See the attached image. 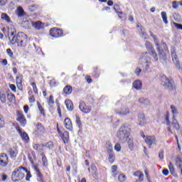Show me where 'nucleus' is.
Returning <instances> with one entry per match:
<instances>
[{
    "instance_id": "nucleus-23",
    "label": "nucleus",
    "mask_w": 182,
    "mask_h": 182,
    "mask_svg": "<svg viewBox=\"0 0 182 182\" xmlns=\"http://www.w3.org/2000/svg\"><path fill=\"white\" fill-rule=\"evenodd\" d=\"M41 156H42V163H43V168H46L48 166V158H46V156H45V154L42 153L41 154Z\"/></svg>"
},
{
    "instance_id": "nucleus-6",
    "label": "nucleus",
    "mask_w": 182,
    "mask_h": 182,
    "mask_svg": "<svg viewBox=\"0 0 182 182\" xmlns=\"http://www.w3.org/2000/svg\"><path fill=\"white\" fill-rule=\"evenodd\" d=\"M28 41V36L26 34L19 32L17 33V45L18 46H26V42Z\"/></svg>"
},
{
    "instance_id": "nucleus-22",
    "label": "nucleus",
    "mask_w": 182,
    "mask_h": 182,
    "mask_svg": "<svg viewBox=\"0 0 182 182\" xmlns=\"http://www.w3.org/2000/svg\"><path fill=\"white\" fill-rule=\"evenodd\" d=\"M176 166L181 168V173L182 174V156H178L176 159Z\"/></svg>"
},
{
    "instance_id": "nucleus-18",
    "label": "nucleus",
    "mask_w": 182,
    "mask_h": 182,
    "mask_svg": "<svg viewBox=\"0 0 182 182\" xmlns=\"http://www.w3.org/2000/svg\"><path fill=\"white\" fill-rule=\"evenodd\" d=\"M8 153L11 159H16L18 149L16 148H11L8 151Z\"/></svg>"
},
{
    "instance_id": "nucleus-25",
    "label": "nucleus",
    "mask_w": 182,
    "mask_h": 182,
    "mask_svg": "<svg viewBox=\"0 0 182 182\" xmlns=\"http://www.w3.org/2000/svg\"><path fill=\"white\" fill-rule=\"evenodd\" d=\"M133 86H134V89H136V90H140V89H141L143 85L141 84V81H140V80H137L134 82Z\"/></svg>"
},
{
    "instance_id": "nucleus-12",
    "label": "nucleus",
    "mask_w": 182,
    "mask_h": 182,
    "mask_svg": "<svg viewBox=\"0 0 182 182\" xmlns=\"http://www.w3.org/2000/svg\"><path fill=\"white\" fill-rule=\"evenodd\" d=\"M79 108L80 110L82 112V113L87 114L92 112V107L86 105V103H85V102L83 101H81L80 102Z\"/></svg>"
},
{
    "instance_id": "nucleus-32",
    "label": "nucleus",
    "mask_w": 182,
    "mask_h": 182,
    "mask_svg": "<svg viewBox=\"0 0 182 182\" xmlns=\"http://www.w3.org/2000/svg\"><path fill=\"white\" fill-rule=\"evenodd\" d=\"M73 90V88H72V86L67 85L64 87L63 92L65 93V95H70Z\"/></svg>"
},
{
    "instance_id": "nucleus-27",
    "label": "nucleus",
    "mask_w": 182,
    "mask_h": 182,
    "mask_svg": "<svg viewBox=\"0 0 182 182\" xmlns=\"http://www.w3.org/2000/svg\"><path fill=\"white\" fill-rule=\"evenodd\" d=\"M26 15V13L23 10V9L21 6H19L17 8V16L18 18H21L22 16H25Z\"/></svg>"
},
{
    "instance_id": "nucleus-61",
    "label": "nucleus",
    "mask_w": 182,
    "mask_h": 182,
    "mask_svg": "<svg viewBox=\"0 0 182 182\" xmlns=\"http://www.w3.org/2000/svg\"><path fill=\"white\" fill-rule=\"evenodd\" d=\"M141 72V69L137 68L136 70H135V74L136 75V76H139L140 75Z\"/></svg>"
},
{
    "instance_id": "nucleus-21",
    "label": "nucleus",
    "mask_w": 182,
    "mask_h": 182,
    "mask_svg": "<svg viewBox=\"0 0 182 182\" xmlns=\"http://www.w3.org/2000/svg\"><path fill=\"white\" fill-rule=\"evenodd\" d=\"M36 132L38 134H43L45 132V127L41 123H38L36 125Z\"/></svg>"
},
{
    "instance_id": "nucleus-56",
    "label": "nucleus",
    "mask_w": 182,
    "mask_h": 182,
    "mask_svg": "<svg viewBox=\"0 0 182 182\" xmlns=\"http://www.w3.org/2000/svg\"><path fill=\"white\" fill-rule=\"evenodd\" d=\"M173 25H174L175 28H176V29H182V25L181 24H178L176 22H173Z\"/></svg>"
},
{
    "instance_id": "nucleus-54",
    "label": "nucleus",
    "mask_w": 182,
    "mask_h": 182,
    "mask_svg": "<svg viewBox=\"0 0 182 182\" xmlns=\"http://www.w3.org/2000/svg\"><path fill=\"white\" fill-rule=\"evenodd\" d=\"M114 150H116V151H122V146L120 145L119 143H117L115 146H114Z\"/></svg>"
},
{
    "instance_id": "nucleus-5",
    "label": "nucleus",
    "mask_w": 182,
    "mask_h": 182,
    "mask_svg": "<svg viewBox=\"0 0 182 182\" xmlns=\"http://www.w3.org/2000/svg\"><path fill=\"white\" fill-rule=\"evenodd\" d=\"M171 55L176 68H178V70H182V68L180 66V61L178 60V58L177 57V53L176 52V47H174L173 46H171Z\"/></svg>"
},
{
    "instance_id": "nucleus-42",
    "label": "nucleus",
    "mask_w": 182,
    "mask_h": 182,
    "mask_svg": "<svg viewBox=\"0 0 182 182\" xmlns=\"http://www.w3.org/2000/svg\"><path fill=\"white\" fill-rule=\"evenodd\" d=\"M172 126L174 129H176V130H178L180 129V125L178 124V123H177L176 118H173Z\"/></svg>"
},
{
    "instance_id": "nucleus-9",
    "label": "nucleus",
    "mask_w": 182,
    "mask_h": 182,
    "mask_svg": "<svg viewBox=\"0 0 182 182\" xmlns=\"http://www.w3.org/2000/svg\"><path fill=\"white\" fill-rule=\"evenodd\" d=\"M144 140L145 143L148 144L149 149H151V146H153V144H157V139L154 135L146 136Z\"/></svg>"
},
{
    "instance_id": "nucleus-28",
    "label": "nucleus",
    "mask_w": 182,
    "mask_h": 182,
    "mask_svg": "<svg viewBox=\"0 0 182 182\" xmlns=\"http://www.w3.org/2000/svg\"><path fill=\"white\" fill-rule=\"evenodd\" d=\"M125 141L128 143V147L131 150V151H133L134 149V144H133V139L132 138H128Z\"/></svg>"
},
{
    "instance_id": "nucleus-36",
    "label": "nucleus",
    "mask_w": 182,
    "mask_h": 182,
    "mask_svg": "<svg viewBox=\"0 0 182 182\" xmlns=\"http://www.w3.org/2000/svg\"><path fill=\"white\" fill-rule=\"evenodd\" d=\"M180 5L181 6H182V1H174L172 3L173 9H178V6H180Z\"/></svg>"
},
{
    "instance_id": "nucleus-38",
    "label": "nucleus",
    "mask_w": 182,
    "mask_h": 182,
    "mask_svg": "<svg viewBox=\"0 0 182 182\" xmlns=\"http://www.w3.org/2000/svg\"><path fill=\"white\" fill-rule=\"evenodd\" d=\"M161 15L164 23L166 24L168 23V21L167 20V13H166L165 11H162L161 13Z\"/></svg>"
},
{
    "instance_id": "nucleus-10",
    "label": "nucleus",
    "mask_w": 182,
    "mask_h": 182,
    "mask_svg": "<svg viewBox=\"0 0 182 182\" xmlns=\"http://www.w3.org/2000/svg\"><path fill=\"white\" fill-rule=\"evenodd\" d=\"M115 113L119 116H127V114L130 113V109H129V107L126 105H122L121 110L116 109Z\"/></svg>"
},
{
    "instance_id": "nucleus-40",
    "label": "nucleus",
    "mask_w": 182,
    "mask_h": 182,
    "mask_svg": "<svg viewBox=\"0 0 182 182\" xmlns=\"http://www.w3.org/2000/svg\"><path fill=\"white\" fill-rule=\"evenodd\" d=\"M149 54L151 55V56H152L154 60H159V56H157V53H156L155 50H152L151 51H150Z\"/></svg>"
},
{
    "instance_id": "nucleus-4",
    "label": "nucleus",
    "mask_w": 182,
    "mask_h": 182,
    "mask_svg": "<svg viewBox=\"0 0 182 182\" xmlns=\"http://www.w3.org/2000/svg\"><path fill=\"white\" fill-rule=\"evenodd\" d=\"M162 85L167 90H174L176 89V86H174V81L171 79H168L167 76L164 75L161 77Z\"/></svg>"
},
{
    "instance_id": "nucleus-1",
    "label": "nucleus",
    "mask_w": 182,
    "mask_h": 182,
    "mask_svg": "<svg viewBox=\"0 0 182 182\" xmlns=\"http://www.w3.org/2000/svg\"><path fill=\"white\" fill-rule=\"evenodd\" d=\"M130 136V128L127 124H123L117 132V137L121 143H126Z\"/></svg>"
},
{
    "instance_id": "nucleus-37",
    "label": "nucleus",
    "mask_w": 182,
    "mask_h": 182,
    "mask_svg": "<svg viewBox=\"0 0 182 182\" xmlns=\"http://www.w3.org/2000/svg\"><path fill=\"white\" fill-rule=\"evenodd\" d=\"M26 173V181H31V178H32V174L31 173V171L28 170V168H26V171H24Z\"/></svg>"
},
{
    "instance_id": "nucleus-13",
    "label": "nucleus",
    "mask_w": 182,
    "mask_h": 182,
    "mask_svg": "<svg viewBox=\"0 0 182 182\" xmlns=\"http://www.w3.org/2000/svg\"><path fill=\"white\" fill-rule=\"evenodd\" d=\"M9 163V159L6 154H0V166L1 167H6Z\"/></svg>"
},
{
    "instance_id": "nucleus-47",
    "label": "nucleus",
    "mask_w": 182,
    "mask_h": 182,
    "mask_svg": "<svg viewBox=\"0 0 182 182\" xmlns=\"http://www.w3.org/2000/svg\"><path fill=\"white\" fill-rule=\"evenodd\" d=\"M37 105L38 107V110L41 112V114H45V109H43V107L39 102H37Z\"/></svg>"
},
{
    "instance_id": "nucleus-62",
    "label": "nucleus",
    "mask_w": 182,
    "mask_h": 182,
    "mask_svg": "<svg viewBox=\"0 0 182 182\" xmlns=\"http://www.w3.org/2000/svg\"><path fill=\"white\" fill-rule=\"evenodd\" d=\"M85 79L87 80V83H92V78H90V75H86Z\"/></svg>"
},
{
    "instance_id": "nucleus-55",
    "label": "nucleus",
    "mask_w": 182,
    "mask_h": 182,
    "mask_svg": "<svg viewBox=\"0 0 182 182\" xmlns=\"http://www.w3.org/2000/svg\"><path fill=\"white\" fill-rule=\"evenodd\" d=\"M31 86L33 87V90L34 93H38V87H36V83L33 82L31 84Z\"/></svg>"
},
{
    "instance_id": "nucleus-41",
    "label": "nucleus",
    "mask_w": 182,
    "mask_h": 182,
    "mask_svg": "<svg viewBox=\"0 0 182 182\" xmlns=\"http://www.w3.org/2000/svg\"><path fill=\"white\" fill-rule=\"evenodd\" d=\"M116 171H117V165H113L111 167V172L113 174V177H116L117 176V173H116Z\"/></svg>"
},
{
    "instance_id": "nucleus-50",
    "label": "nucleus",
    "mask_w": 182,
    "mask_h": 182,
    "mask_svg": "<svg viewBox=\"0 0 182 182\" xmlns=\"http://www.w3.org/2000/svg\"><path fill=\"white\" fill-rule=\"evenodd\" d=\"M44 147H47L50 150L53 149V142L48 141L47 144H44Z\"/></svg>"
},
{
    "instance_id": "nucleus-57",
    "label": "nucleus",
    "mask_w": 182,
    "mask_h": 182,
    "mask_svg": "<svg viewBox=\"0 0 182 182\" xmlns=\"http://www.w3.org/2000/svg\"><path fill=\"white\" fill-rule=\"evenodd\" d=\"M6 53L9 55V56L12 57L14 55V53H12V50L11 48H8L6 50Z\"/></svg>"
},
{
    "instance_id": "nucleus-26",
    "label": "nucleus",
    "mask_w": 182,
    "mask_h": 182,
    "mask_svg": "<svg viewBox=\"0 0 182 182\" xmlns=\"http://www.w3.org/2000/svg\"><path fill=\"white\" fill-rule=\"evenodd\" d=\"M65 106L69 112H72L73 110V102H72L70 100H65Z\"/></svg>"
},
{
    "instance_id": "nucleus-7",
    "label": "nucleus",
    "mask_w": 182,
    "mask_h": 182,
    "mask_svg": "<svg viewBox=\"0 0 182 182\" xmlns=\"http://www.w3.org/2000/svg\"><path fill=\"white\" fill-rule=\"evenodd\" d=\"M9 39L11 45L18 43V34H16V29L15 28H9Z\"/></svg>"
},
{
    "instance_id": "nucleus-64",
    "label": "nucleus",
    "mask_w": 182,
    "mask_h": 182,
    "mask_svg": "<svg viewBox=\"0 0 182 182\" xmlns=\"http://www.w3.org/2000/svg\"><path fill=\"white\" fill-rule=\"evenodd\" d=\"M162 173H163L164 176H168V169H164L162 171Z\"/></svg>"
},
{
    "instance_id": "nucleus-15",
    "label": "nucleus",
    "mask_w": 182,
    "mask_h": 182,
    "mask_svg": "<svg viewBox=\"0 0 182 182\" xmlns=\"http://www.w3.org/2000/svg\"><path fill=\"white\" fill-rule=\"evenodd\" d=\"M33 168L38 177V181L40 182H43V175H42V173H41L39 168H38V165H33Z\"/></svg>"
},
{
    "instance_id": "nucleus-48",
    "label": "nucleus",
    "mask_w": 182,
    "mask_h": 182,
    "mask_svg": "<svg viewBox=\"0 0 182 182\" xmlns=\"http://www.w3.org/2000/svg\"><path fill=\"white\" fill-rule=\"evenodd\" d=\"M76 117V124H77V126H78V127L80 129V127H82V122H80V117H79V116L76 115L75 116Z\"/></svg>"
},
{
    "instance_id": "nucleus-16",
    "label": "nucleus",
    "mask_w": 182,
    "mask_h": 182,
    "mask_svg": "<svg viewBox=\"0 0 182 182\" xmlns=\"http://www.w3.org/2000/svg\"><path fill=\"white\" fill-rule=\"evenodd\" d=\"M138 123L139 126H144L146 124V117L144 113L141 112L138 114Z\"/></svg>"
},
{
    "instance_id": "nucleus-29",
    "label": "nucleus",
    "mask_w": 182,
    "mask_h": 182,
    "mask_svg": "<svg viewBox=\"0 0 182 182\" xmlns=\"http://www.w3.org/2000/svg\"><path fill=\"white\" fill-rule=\"evenodd\" d=\"M109 154L108 156V160L109 161V163L113 164L114 163V160L116 159V156L114 155V152L111 151V152H107Z\"/></svg>"
},
{
    "instance_id": "nucleus-30",
    "label": "nucleus",
    "mask_w": 182,
    "mask_h": 182,
    "mask_svg": "<svg viewBox=\"0 0 182 182\" xmlns=\"http://www.w3.org/2000/svg\"><path fill=\"white\" fill-rule=\"evenodd\" d=\"M62 139L63 140L65 144L69 141V132H64L61 136Z\"/></svg>"
},
{
    "instance_id": "nucleus-11",
    "label": "nucleus",
    "mask_w": 182,
    "mask_h": 182,
    "mask_svg": "<svg viewBox=\"0 0 182 182\" xmlns=\"http://www.w3.org/2000/svg\"><path fill=\"white\" fill-rule=\"evenodd\" d=\"M50 35L53 38H60L63 35V31L60 28H53L50 30Z\"/></svg>"
},
{
    "instance_id": "nucleus-31",
    "label": "nucleus",
    "mask_w": 182,
    "mask_h": 182,
    "mask_svg": "<svg viewBox=\"0 0 182 182\" xmlns=\"http://www.w3.org/2000/svg\"><path fill=\"white\" fill-rule=\"evenodd\" d=\"M139 102L141 105H144V106H150V100L149 99L140 98Z\"/></svg>"
},
{
    "instance_id": "nucleus-63",
    "label": "nucleus",
    "mask_w": 182,
    "mask_h": 182,
    "mask_svg": "<svg viewBox=\"0 0 182 182\" xmlns=\"http://www.w3.org/2000/svg\"><path fill=\"white\" fill-rule=\"evenodd\" d=\"M7 178H8V175H5V174L1 175V181H6Z\"/></svg>"
},
{
    "instance_id": "nucleus-8",
    "label": "nucleus",
    "mask_w": 182,
    "mask_h": 182,
    "mask_svg": "<svg viewBox=\"0 0 182 182\" xmlns=\"http://www.w3.org/2000/svg\"><path fill=\"white\" fill-rule=\"evenodd\" d=\"M161 45L163 46V48L165 51H164L163 49L160 48V44L158 43V46H156L157 51L159 52V55L163 60H166L167 59L166 52H168V48H167V44L165 43H162Z\"/></svg>"
},
{
    "instance_id": "nucleus-2",
    "label": "nucleus",
    "mask_w": 182,
    "mask_h": 182,
    "mask_svg": "<svg viewBox=\"0 0 182 182\" xmlns=\"http://www.w3.org/2000/svg\"><path fill=\"white\" fill-rule=\"evenodd\" d=\"M25 171H26V168L23 166H20L12 172L11 180L14 182L21 181L25 178Z\"/></svg>"
},
{
    "instance_id": "nucleus-34",
    "label": "nucleus",
    "mask_w": 182,
    "mask_h": 182,
    "mask_svg": "<svg viewBox=\"0 0 182 182\" xmlns=\"http://www.w3.org/2000/svg\"><path fill=\"white\" fill-rule=\"evenodd\" d=\"M145 46H146L147 50H148L149 53L151 52L152 50H154V48H153V46L151 45V42L146 41V43H145Z\"/></svg>"
},
{
    "instance_id": "nucleus-44",
    "label": "nucleus",
    "mask_w": 182,
    "mask_h": 182,
    "mask_svg": "<svg viewBox=\"0 0 182 182\" xmlns=\"http://www.w3.org/2000/svg\"><path fill=\"white\" fill-rule=\"evenodd\" d=\"M126 178H127V177L126 175H124V174H120V175H119V176H118V180H119V181H120V182H124V181H126Z\"/></svg>"
},
{
    "instance_id": "nucleus-39",
    "label": "nucleus",
    "mask_w": 182,
    "mask_h": 182,
    "mask_svg": "<svg viewBox=\"0 0 182 182\" xmlns=\"http://www.w3.org/2000/svg\"><path fill=\"white\" fill-rule=\"evenodd\" d=\"M171 112L173 114V119H176V114H178V110L177 109V108L174 105H171Z\"/></svg>"
},
{
    "instance_id": "nucleus-3",
    "label": "nucleus",
    "mask_w": 182,
    "mask_h": 182,
    "mask_svg": "<svg viewBox=\"0 0 182 182\" xmlns=\"http://www.w3.org/2000/svg\"><path fill=\"white\" fill-rule=\"evenodd\" d=\"M139 63L145 70H148L149 68H150V65L151 64V58L149 56V53H144L141 54L139 59Z\"/></svg>"
},
{
    "instance_id": "nucleus-24",
    "label": "nucleus",
    "mask_w": 182,
    "mask_h": 182,
    "mask_svg": "<svg viewBox=\"0 0 182 182\" xmlns=\"http://www.w3.org/2000/svg\"><path fill=\"white\" fill-rule=\"evenodd\" d=\"M43 147H45L44 144H36L33 146L34 150L39 151V153H42L43 151Z\"/></svg>"
},
{
    "instance_id": "nucleus-60",
    "label": "nucleus",
    "mask_w": 182,
    "mask_h": 182,
    "mask_svg": "<svg viewBox=\"0 0 182 182\" xmlns=\"http://www.w3.org/2000/svg\"><path fill=\"white\" fill-rule=\"evenodd\" d=\"M139 181H143L144 180V174L143 172L138 176Z\"/></svg>"
},
{
    "instance_id": "nucleus-45",
    "label": "nucleus",
    "mask_w": 182,
    "mask_h": 182,
    "mask_svg": "<svg viewBox=\"0 0 182 182\" xmlns=\"http://www.w3.org/2000/svg\"><path fill=\"white\" fill-rule=\"evenodd\" d=\"M168 168H169L171 174L176 173V171L174 170V166L173 165V163H171V162L169 163Z\"/></svg>"
},
{
    "instance_id": "nucleus-19",
    "label": "nucleus",
    "mask_w": 182,
    "mask_h": 182,
    "mask_svg": "<svg viewBox=\"0 0 182 182\" xmlns=\"http://www.w3.org/2000/svg\"><path fill=\"white\" fill-rule=\"evenodd\" d=\"M32 26L37 29L38 31H41V29H43V23L41 21H34L32 22Z\"/></svg>"
},
{
    "instance_id": "nucleus-51",
    "label": "nucleus",
    "mask_w": 182,
    "mask_h": 182,
    "mask_svg": "<svg viewBox=\"0 0 182 182\" xmlns=\"http://www.w3.org/2000/svg\"><path fill=\"white\" fill-rule=\"evenodd\" d=\"M7 99L9 102H14L15 100V95L14 94H8Z\"/></svg>"
},
{
    "instance_id": "nucleus-49",
    "label": "nucleus",
    "mask_w": 182,
    "mask_h": 182,
    "mask_svg": "<svg viewBox=\"0 0 182 182\" xmlns=\"http://www.w3.org/2000/svg\"><path fill=\"white\" fill-rule=\"evenodd\" d=\"M48 103L49 106H53V105L55 103V101L53 100V95H50L49 97V99L48 100Z\"/></svg>"
},
{
    "instance_id": "nucleus-53",
    "label": "nucleus",
    "mask_w": 182,
    "mask_h": 182,
    "mask_svg": "<svg viewBox=\"0 0 182 182\" xmlns=\"http://www.w3.org/2000/svg\"><path fill=\"white\" fill-rule=\"evenodd\" d=\"M159 157L161 160H163V159H164V150L161 149L159 151Z\"/></svg>"
},
{
    "instance_id": "nucleus-33",
    "label": "nucleus",
    "mask_w": 182,
    "mask_h": 182,
    "mask_svg": "<svg viewBox=\"0 0 182 182\" xmlns=\"http://www.w3.org/2000/svg\"><path fill=\"white\" fill-rule=\"evenodd\" d=\"M106 149H107V153L113 151V144H112V142L107 141L105 144Z\"/></svg>"
},
{
    "instance_id": "nucleus-46",
    "label": "nucleus",
    "mask_w": 182,
    "mask_h": 182,
    "mask_svg": "<svg viewBox=\"0 0 182 182\" xmlns=\"http://www.w3.org/2000/svg\"><path fill=\"white\" fill-rule=\"evenodd\" d=\"M150 36L153 38L156 46H159V40H157V38H156V36L151 31H150Z\"/></svg>"
},
{
    "instance_id": "nucleus-14",
    "label": "nucleus",
    "mask_w": 182,
    "mask_h": 182,
    "mask_svg": "<svg viewBox=\"0 0 182 182\" xmlns=\"http://www.w3.org/2000/svg\"><path fill=\"white\" fill-rule=\"evenodd\" d=\"M18 118L16 119L17 122H19L21 126H25L26 124V119H25V116H23V113L21 111L17 112Z\"/></svg>"
},
{
    "instance_id": "nucleus-58",
    "label": "nucleus",
    "mask_w": 182,
    "mask_h": 182,
    "mask_svg": "<svg viewBox=\"0 0 182 182\" xmlns=\"http://www.w3.org/2000/svg\"><path fill=\"white\" fill-rule=\"evenodd\" d=\"M165 119H166L167 126H170V120H169L170 116L168 115V114H166Z\"/></svg>"
},
{
    "instance_id": "nucleus-43",
    "label": "nucleus",
    "mask_w": 182,
    "mask_h": 182,
    "mask_svg": "<svg viewBox=\"0 0 182 182\" xmlns=\"http://www.w3.org/2000/svg\"><path fill=\"white\" fill-rule=\"evenodd\" d=\"M0 100L1 103H6V95L0 92Z\"/></svg>"
},
{
    "instance_id": "nucleus-52",
    "label": "nucleus",
    "mask_w": 182,
    "mask_h": 182,
    "mask_svg": "<svg viewBox=\"0 0 182 182\" xmlns=\"http://www.w3.org/2000/svg\"><path fill=\"white\" fill-rule=\"evenodd\" d=\"M4 126H5V121L4 120L2 115H0V129H2Z\"/></svg>"
},
{
    "instance_id": "nucleus-17",
    "label": "nucleus",
    "mask_w": 182,
    "mask_h": 182,
    "mask_svg": "<svg viewBox=\"0 0 182 182\" xmlns=\"http://www.w3.org/2000/svg\"><path fill=\"white\" fill-rule=\"evenodd\" d=\"M16 130L19 133L22 139L24 140V141H27V142L29 141V136L26 132H22V130L21 129V128H16Z\"/></svg>"
},
{
    "instance_id": "nucleus-35",
    "label": "nucleus",
    "mask_w": 182,
    "mask_h": 182,
    "mask_svg": "<svg viewBox=\"0 0 182 182\" xmlns=\"http://www.w3.org/2000/svg\"><path fill=\"white\" fill-rule=\"evenodd\" d=\"M1 18L3 19V21H6V22H11V17H9V16L5 13L1 14Z\"/></svg>"
},
{
    "instance_id": "nucleus-59",
    "label": "nucleus",
    "mask_w": 182,
    "mask_h": 182,
    "mask_svg": "<svg viewBox=\"0 0 182 182\" xmlns=\"http://www.w3.org/2000/svg\"><path fill=\"white\" fill-rule=\"evenodd\" d=\"M143 172L140 171H136L134 173V177H139Z\"/></svg>"
},
{
    "instance_id": "nucleus-20",
    "label": "nucleus",
    "mask_w": 182,
    "mask_h": 182,
    "mask_svg": "<svg viewBox=\"0 0 182 182\" xmlns=\"http://www.w3.org/2000/svg\"><path fill=\"white\" fill-rule=\"evenodd\" d=\"M64 124L65 126V129H68V130H72V129H73L72 126V121H70V119L69 118L65 119Z\"/></svg>"
}]
</instances>
